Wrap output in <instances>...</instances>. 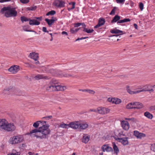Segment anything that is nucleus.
Masks as SVG:
<instances>
[{
	"instance_id": "obj_29",
	"label": "nucleus",
	"mask_w": 155,
	"mask_h": 155,
	"mask_svg": "<svg viewBox=\"0 0 155 155\" xmlns=\"http://www.w3.org/2000/svg\"><path fill=\"white\" fill-rule=\"evenodd\" d=\"M69 5H72V6L71 7L70 6V7H69L68 8V10L69 11H70L71 10L74 9L75 8V3L74 2H71V3H69Z\"/></svg>"
},
{
	"instance_id": "obj_3",
	"label": "nucleus",
	"mask_w": 155,
	"mask_h": 155,
	"mask_svg": "<svg viewBox=\"0 0 155 155\" xmlns=\"http://www.w3.org/2000/svg\"><path fill=\"white\" fill-rule=\"evenodd\" d=\"M0 12L7 18L15 17L17 14L15 8L9 6L4 7L1 10Z\"/></svg>"
},
{
	"instance_id": "obj_28",
	"label": "nucleus",
	"mask_w": 155,
	"mask_h": 155,
	"mask_svg": "<svg viewBox=\"0 0 155 155\" xmlns=\"http://www.w3.org/2000/svg\"><path fill=\"white\" fill-rule=\"evenodd\" d=\"M9 90L10 92H13V94H15L18 95H21V94L19 93V92L16 89L14 88H13L12 89H9Z\"/></svg>"
},
{
	"instance_id": "obj_42",
	"label": "nucleus",
	"mask_w": 155,
	"mask_h": 155,
	"mask_svg": "<svg viewBox=\"0 0 155 155\" xmlns=\"http://www.w3.org/2000/svg\"><path fill=\"white\" fill-rule=\"evenodd\" d=\"M20 2L23 4H27L28 3L29 1V0H20Z\"/></svg>"
},
{
	"instance_id": "obj_64",
	"label": "nucleus",
	"mask_w": 155,
	"mask_h": 155,
	"mask_svg": "<svg viewBox=\"0 0 155 155\" xmlns=\"http://www.w3.org/2000/svg\"><path fill=\"white\" fill-rule=\"evenodd\" d=\"M28 154L29 155H33L34 154V153L29 152L28 153Z\"/></svg>"
},
{
	"instance_id": "obj_27",
	"label": "nucleus",
	"mask_w": 155,
	"mask_h": 155,
	"mask_svg": "<svg viewBox=\"0 0 155 155\" xmlns=\"http://www.w3.org/2000/svg\"><path fill=\"white\" fill-rule=\"evenodd\" d=\"M120 17L118 15H116L113 18V19L111 21V23L116 22L117 21H118L120 19Z\"/></svg>"
},
{
	"instance_id": "obj_60",
	"label": "nucleus",
	"mask_w": 155,
	"mask_h": 155,
	"mask_svg": "<svg viewBox=\"0 0 155 155\" xmlns=\"http://www.w3.org/2000/svg\"><path fill=\"white\" fill-rule=\"evenodd\" d=\"M54 70L53 69H51L49 70V72L53 73L54 72Z\"/></svg>"
},
{
	"instance_id": "obj_11",
	"label": "nucleus",
	"mask_w": 155,
	"mask_h": 155,
	"mask_svg": "<svg viewBox=\"0 0 155 155\" xmlns=\"http://www.w3.org/2000/svg\"><path fill=\"white\" fill-rule=\"evenodd\" d=\"M79 122L77 121L72 122L69 124V127H70L74 129H78Z\"/></svg>"
},
{
	"instance_id": "obj_5",
	"label": "nucleus",
	"mask_w": 155,
	"mask_h": 155,
	"mask_svg": "<svg viewBox=\"0 0 155 155\" xmlns=\"http://www.w3.org/2000/svg\"><path fill=\"white\" fill-rule=\"evenodd\" d=\"M23 140V136L22 135H18L11 137L9 140V142L12 144H15L22 142Z\"/></svg>"
},
{
	"instance_id": "obj_51",
	"label": "nucleus",
	"mask_w": 155,
	"mask_h": 155,
	"mask_svg": "<svg viewBox=\"0 0 155 155\" xmlns=\"http://www.w3.org/2000/svg\"><path fill=\"white\" fill-rule=\"evenodd\" d=\"M88 93L92 94H95V92L93 90L89 89Z\"/></svg>"
},
{
	"instance_id": "obj_20",
	"label": "nucleus",
	"mask_w": 155,
	"mask_h": 155,
	"mask_svg": "<svg viewBox=\"0 0 155 155\" xmlns=\"http://www.w3.org/2000/svg\"><path fill=\"white\" fill-rule=\"evenodd\" d=\"M115 139L118 141L120 142L124 145H126V138H117L114 137Z\"/></svg>"
},
{
	"instance_id": "obj_34",
	"label": "nucleus",
	"mask_w": 155,
	"mask_h": 155,
	"mask_svg": "<svg viewBox=\"0 0 155 155\" xmlns=\"http://www.w3.org/2000/svg\"><path fill=\"white\" fill-rule=\"evenodd\" d=\"M59 127L63 128H68L69 127V124H66L64 123L61 124L59 126Z\"/></svg>"
},
{
	"instance_id": "obj_53",
	"label": "nucleus",
	"mask_w": 155,
	"mask_h": 155,
	"mask_svg": "<svg viewBox=\"0 0 155 155\" xmlns=\"http://www.w3.org/2000/svg\"><path fill=\"white\" fill-rule=\"evenodd\" d=\"M42 30L43 32L48 33V31L47 30L46 28L45 27H43Z\"/></svg>"
},
{
	"instance_id": "obj_26",
	"label": "nucleus",
	"mask_w": 155,
	"mask_h": 155,
	"mask_svg": "<svg viewBox=\"0 0 155 155\" xmlns=\"http://www.w3.org/2000/svg\"><path fill=\"white\" fill-rule=\"evenodd\" d=\"M149 86V85L147 84L146 85L143 86V87L145 88V89H143L142 90H141V92L146 91L153 92L154 90L153 89H146L148 88Z\"/></svg>"
},
{
	"instance_id": "obj_61",
	"label": "nucleus",
	"mask_w": 155,
	"mask_h": 155,
	"mask_svg": "<svg viewBox=\"0 0 155 155\" xmlns=\"http://www.w3.org/2000/svg\"><path fill=\"white\" fill-rule=\"evenodd\" d=\"M29 67L31 68H35V66L32 65V64H29Z\"/></svg>"
},
{
	"instance_id": "obj_31",
	"label": "nucleus",
	"mask_w": 155,
	"mask_h": 155,
	"mask_svg": "<svg viewBox=\"0 0 155 155\" xmlns=\"http://www.w3.org/2000/svg\"><path fill=\"white\" fill-rule=\"evenodd\" d=\"M113 103L115 104H119L121 102V100L119 99L116 98H114Z\"/></svg>"
},
{
	"instance_id": "obj_33",
	"label": "nucleus",
	"mask_w": 155,
	"mask_h": 155,
	"mask_svg": "<svg viewBox=\"0 0 155 155\" xmlns=\"http://www.w3.org/2000/svg\"><path fill=\"white\" fill-rule=\"evenodd\" d=\"M60 76L61 77H74V76H73L71 74H63L61 73V74H60Z\"/></svg>"
},
{
	"instance_id": "obj_32",
	"label": "nucleus",
	"mask_w": 155,
	"mask_h": 155,
	"mask_svg": "<svg viewBox=\"0 0 155 155\" xmlns=\"http://www.w3.org/2000/svg\"><path fill=\"white\" fill-rule=\"evenodd\" d=\"M121 125L123 128L125 130H126V121L124 120H122L121 121Z\"/></svg>"
},
{
	"instance_id": "obj_24",
	"label": "nucleus",
	"mask_w": 155,
	"mask_h": 155,
	"mask_svg": "<svg viewBox=\"0 0 155 155\" xmlns=\"http://www.w3.org/2000/svg\"><path fill=\"white\" fill-rule=\"evenodd\" d=\"M20 152H18L15 150L13 149L11 152L8 153L7 155H20Z\"/></svg>"
},
{
	"instance_id": "obj_52",
	"label": "nucleus",
	"mask_w": 155,
	"mask_h": 155,
	"mask_svg": "<svg viewBox=\"0 0 155 155\" xmlns=\"http://www.w3.org/2000/svg\"><path fill=\"white\" fill-rule=\"evenodd\" d=\"M81 25H82V28H83V29H84L85 28H86V25L85 24V23L84 22L81 23Z\"/></svg>"
},
{
	"instance_id": "obj_58",
	"label": "nucleus",
	"mask_w": 155,
	"mask_h": 155,
	"mask_svg": "<svg viewBox=\"0 0 155 155\" xmlns=\"http://www.w3.org/2000/svg\"><path fill=\"white\" fill-rule=\"evenodd\" d=\"M11 0H0V2L2 3L4 2H8Z\"/></svg>"
},
{
	"instance_id": "obj_22",
	"label": "nucleus",
	"mask_w": 155,
	"mask_h": 155,
	"mask_svg": "<svg viewBox=\"0 0 155 155\" xmlns=\"http://www.w3.org/2000/svg\"><path fill=\"white\" fill-rule=\"evenodd\" d=\"M143 107L142 104L137 102H134V108L140 109L142 108Z\"/></svg>"
},
{
	"instance_id": "obj_23",
	"label": "nucleus",
	"mask_w": 155,
	"mask_h": 155,
	"mask_svg": "<svg viewBox=\"0 0 155 155\" xmlns=\"http://www.w3.org/2000/svg\"><path fill=\"white\" fill-rule=\"evenodd\" d=\"M112 146L115 153L116 155H117L118 153L119 152V150L114 142L112 143Z\"/></svg>"
},
{
	"instance_id": "obj_56",
	"label": "nucleus",
	"mask_w": 155,
	"mask_h": 155,
	"mask_svg": "<svg viewBox=\"0 0 155 155\" xmlns=\"http://www.w3.org/2000/svg\"><path fill=\"white\" fill-rule=\"evenodd\" d=\"M101 26H102V25H101L100 24V23H98V24H97V25L96 26H95L94 27V28H97Z\"/></svg>"
},
{
	"instance_id": "obj_15",
	"label": "nucleus",
	"mask_w": 155,
	"mask_h": 155,
	"mask_svg": "<svg viewBox=\"0 0 155 155\" xmlns=\"http://www.w3.org/2000/svg\"><path fill=\"white\" fill-rule=\"evenodd\" d=\"M134 135L137 138H141L142 137H145V135L142 133H139L138 131H134Z\"/></svg>"
},
{
	"instance_id": "obj_44",
	"label": "nucleus",
	"mask_w": 155,
	"mask_h": 155,
	"mask_svg": "<svg viewBox=\"0 0 155 155\" xmlns=\"http://www.w3.org/2000/svg\"><path fill=\"white\" fill-rule=\"evenodd\" d=\"M81 25V23H75L74 24V26L75 28L78 27Z\"/></svg>"
},
{
	"instance_id": "obj_46",
	"label": "nucleus",
	"mask_w": 155,
	"mask_h": 155,
	"mask_svg": "<svg viewBox=\"0 0 155 155\" xmlns=\"http://www.w3.org/2000/svg\"><path fill=\"white\" fill-rule=\"evenodd\" d=\"M115 7H114L113 9H112L111 12L109 14L110 15H114L115 14Z\"/></svg>"
},
{
	"instance_id": "obj_14",
	"label": "nucleus",
	"mask_w": 155,
	"mask_h": 155,
	"mask_svg": "<svg viewBox=\"0 0 155 155\" xmlns=\"http://www.w3.org/2000/svg\"><path fill=\"white\" fill-rule=\"evenodd\" d=\"M38 54L37 53L34 52L30 53L29 57L35 61H37L38 58Z\"/></svg>"
},
{
	"instance_id": "obj_30",
	"label": "nucleus",
	"mask_w": 155,
	"mask_h": 155,
	"mask_svg": "<svg viewBox=\"0 0 155 155\" xmlns=\"http://www.w3.org/2000/svg\"><path fill=\"white\" fill-rule=\"evenodd\" d=\"M127 108L131 109L134 108V102H131L127 105Z\"/></svg>"
},
{
	"instance_id": "obj_48",
	"label": "nucleus",
	"mask_w": 155,
	"mask_h": 155,
	"mask_svg": "<svg viewBox=\"0 0 155 155\" xmlns=\"http://www.w3.org/2000/svg\"><path fill=\"white\" fill-rule=\"evenodd\" d=\"M127 120H128V122H129L130 123L134 122V118H127Z\"/></svg>"
},
{
	"instance_id": "obj_39",
	"label": "nucleus",
	"mask_w": 155,
	"mask_h": 155,
	"mask_svg": "<svg viewBox=\"0 0 155 155\" xmlns=\"http://www.w3.org/2000/svg\"><path fill=\"white\" fill-rule=\"evenodd\" d=\"M58 81L56 80L53 79L50 81V83L51 84L57 85Z\"/></svg>"
},
{
	"instance_id": "obj_16",
	"label": "nucleus",
	"mask_w": 155,
	"mask_h": 155,
	"mask_svg": "<svg viewBox=\"0 0 155 155\" xmlns=\"http://www.w3.org/2000/svg\"><path fill=\"white\" fill-rule=\"evenodd\" d=\"M110 32L112 33L117 34V35H114L113 36H117L123 34V31H122L117 29L111 30Z\"/></svg>"
},
{
	"instance_id": "obj_21",
	"label": "nucleus",
	"mask_w": 155,
	"mask_h": 155,
	"mask_svg": "<svg viewBox=\"0 0 155 155\" xmlns=\"http://www.w3.org/2000/svg\"><path fill=\"white\" fill-rule=\"evenodd\" d=\"M54 84H51L50 83L49 85L46 88L47 91L50 92L54 91Z\"/></svg>"
},
{
	"instance_id": "obj_2",
	"label": "nucleus",
	"mask_w": 155,
	"mask_h": 155,
	"mask_svg": "<svg viewBox=\"0 0 155 155\" xmlns=\"http://www.w3.org/2000/svg\"><path fill=\"white\" fill-rule=\"evenodd\" d=\"M15 129L16 127L13 123H9L4 119H0V130L12 132L15 130Z\"/></svg>"
},
{
	"instance_id": "obj_62",
	"label": "nucleus",
	"mask_w": 155,
	"mask_h": 155,
	"mask_svg": "<svg viewBox=\"0 0 155 155\" xmlns=\"http://www.w3.org/2000/svg\"><path fill=\"white\" fill-rule=\"evenodd\" d=\"M134 28H135L136 29H138V28H137V24L135 23L134 24Z\"/></svg>"
},
{
	"instance_id": "obj_54",
	"label": "nucleus",
	"mask_w": 155,
	"mask_h": 155,
	"mask_svg": "<svg viewBox=\"0 0 155 155\" xmlns=\"http://www.w3.org/2000/svg\"><path fill=\"white\" fill-rule=\"evenodd\" d=\"M89 111L94 112L95 113L97 112V109H90L89 110Z\"/></svg>"
},
{
	"instance_id": "obj_13",
	"label": "nucleus",
	"mask_w": 155,
	"mask_h": 155,
	"mask_svg": "<svg viewBox=\"0 0 155 155\" xmlns=\"http://www.w3.org/2000/svg\"><path fill=\"white\" fill-rule=\"evenodd\" d=\"M54 91H63L66 89V87L65 86L58 85H54Z\"/></svg>"
},
{
	"instance_id": "obj_37",
	"label": "nucleus",
	"mask_w": 155,
	"mask_h": 155,
	"mask_svg": "<svg viewBox=\"0 0 155 155\" xmlns=\"http://www.w3.org/2000/svg\"><path fill=\"white\" fill-rule=\"evenodd\" d=\"M37 8V6H31L30 7H28L27 9L29 11H34Z\"/></svg>"
},
{
	"instance_id": "obj_9",
	"label": "nucleus",
	"mask_w": 155,
	"mask_h": 155,
	"mask_svg": "<svg viewBox=\"0 0 155 155\" xmlns=\"http://www.w3.org/2000/svg\"><path fill=\"white\" fill-rule=\"evenodd\" d=\"M50 78V77L46 76L44 74H38L34 77V78L35 80H38L40 79H49Z\"/></svg>"
},
{
	"instance_id": "obj_1",
	"label": "nucleus",
	"mask_w": 155,
	"mask_h": 155,
	"mask_svg": "<svg viewBox=\"0 0 155 155\" xmlns=\"http://www.w3.org/2000/svg\"><path fill=\"white\" fill-rule=\"evenodd\" d=\"M45 121L38 120L34 122L33 127L35 128L26 134L31 137H35L37 138L43 139L46 138L50 133L49 125L46 124Z\"/></svg>"
},
{
	"instance_id": "obj_41",
	"label": "nucleus",
	"mask_w": 155,
	"mask_h": 155,
	"mask_svg": "<svg viewBox=\"0 0 155 155\" xmlns=\"http://www.w3.org/2000/svg\"><path fill=\"white\" fill-rule=\"evenodd\" d=\"M139 7L141 11L143 9V5L142 2H140L139 3Z\"/></svg>"
},
{
	"instance_id": "obj_38",
	"label": "nucleus",
	"mask_w": 155,
	"mask_h": 155,
	"mask_svg": "<svg viewBox=\"0 0 155 155\" xmlns=\"http://www.w3.org/2000/svg\"><path fill=\"white\" fill-rule=\"evenodd\" d=\"M56 13L55 11L54 10H52L50 11L49 12H48L47 14H46V15L47 16L51 15H53L55 14Z\"/></svg>"
},
{
	"instance_id": "obj_59",
	"label": "nucleus",
	"mask_w": 155,
	"mask_h": 155,
	"mask_svg": "<svg viewBox=\"0 0 155 155\" xmlns=\"http://www.w3.org/2000/svg\"><path fill=\"white\" fill-rule=\"evenodd\" d=\"M61 34H62V35H68V33H67V32H65V31H63L61 32Z\"/></svg>"
},
{
	"instance_id": "obj_40",
	"label": "nucleus",
	"mask_w": 155,
	"mask_h": 155,
	"mask_svg": "<svg viewBox=\"0 0 155 155\" xmlns=\"http://www.w3.org/2000/svg\"><path fill=\"white\" fill-rule=\"evenodd\" d=\"M70 31L71 33L72 34H74L76 33L75 29L74 28H71L70 29Z\"/></svg>"
},
{
	"instance_id": "obj_47",
	"label": "nucleus",
	"mask_w": 155,
	"mask_h": 155,
	"mask_svg": "<svg viewBox=\"0 0 155 155\" xmlns=\"http://www.w3.org/2000/svg\"><path fill=\"white\" fill-rule=\"evenodd\" d=\"M88 38V37H82L81 38H78L75 40V41H78L80 40H82L83 39H86V38Z\"/></svg>"
},
{
	"instance_id": "obj_4",
	"label": "nucleus",
	"mask_w": 155,
	"mask_h": 155,
	"mask_svg": "<svg viewBox=\"0 0 155 155\" xmlns=\"http://www.w3.org/2000/svg\"><path fill=\"white\" fill-rule=\"evenodd\" d=\"M35 18L37 20L31 19L30 18L22 16L21 17V20L22 22L29 21V23L30 25H39L40 24V21L41 20L42 17H35Z\"/></svg>"
},
{
	"instance_id": "obj_6",
	"label": "nucleus",
	"mask_w": 155,
	"mask_h": 155,
	"mask_svg": "<svg viewBox=\"0 0 155 155\" xmlns=\"http://www.w3.org/2000/svg\"><path fill=\"white\" fill-rule=\"evenodd\" d=\"M110 111V109L107 108L99 107L97 108V112L100 114H106L108 113Z\"/></svg>"
},
{
	"instance_id": "obj_7",
	"label": "nucleus",
	"mask_w": 155,
	"mask_h": 155,
	"mask_svg": "<svg viewBox=\"0 0 155 155\" xmlns=\"http://www.w3.org/2000/svg\"><path fill=\"white\" fill-rule=\"evenodd\" d=\"M65 3L63 0H55L53 3V5L57 7H63L64 6Z\"/></svg>"
},
{
	"instance_id": "obj_10",
	"label": "nucleus",
	"mask_w": 155,
	"mask_h": 155,
	"mask_svg": "<svg viewBox=\"0 0 155 155\" xmlns=\"http://www.w3.org/2000/svg\"><path fill=\"white\" fill-rule=\"evenodd\" d=\"M78 125V129H85L88 127V125L86 122H79Z\"/></svg>"
},
{
	"instance_id": "obj_55",
	"label": "nucleus",
	"mask_w": 155,
	"mask_h": 155,
	"mask_svg": "<svg viewBox=\"0 0 155 155\" xmlns=\"http://www.w3.org/2000/svg\"><path fill=\"white\" fill-rule=\"evenodd\" d=\"M113 98H111L110 97V98H108L107 99V101L109 102H111L112 103H113Z\"/></svg>"
},
{
	"instance_id": "obj_19",
	"label": "nucleus",
	"mask_w": 155,
	"mask_h": 155,
	"mask_svg": "<svg viewBox=\"0 0 155 155\" xmlns=\"http://www.w3.org/2000/svg\"><path fill=\"white\" fill-rule=\"evenodd\" d=\"M129 87H130L129 86H127V92L130 94H133L141 92V90L135 91H131L130 89L128 88H129Z\"/></svg>"
},
{
	"instance_id": "obj_25",
	"label": "nucleus",
	"mask_w": 155,
	"mask_h": 155,
	"mask_svg": "<svg viewBox=\"0 0 155 155\" xmlns=\"http://www.w3.org/2000/svg\"><path fill=\"white\" fill-rule=\"evenodd\" d=\"M144 115L145 117L150 119H151L153 117L152 114L148 111H146L144 113Z\"/></svg>"
},
{
	"instance_id": "obj_45",
	"label": "nucleus",
	"mask_w": 155,
	"mask_h": 155,
	"mask_svg": "<svg viewBox=\"0 0 155 155\" xmlns=\"http://www.w3.org/2000/svg\"><path fill=\"white\" fill-rule=\"evenodd\" d=\"M151 149L152 150L155 152V143L151 145Z\"/></svg>"
},
{
	"instance_id": "obj_49",
	"label": "nucleus",
	"mask_w": 155,
	"mask_h": 155,
	"mask_svg": "<svg viewBox=\"0 0 155 155\" xmlns=\"http://www.w3.org/2000/svg\"><path fill=\"white\" fill-rule=\"evenodd\" d=\"M125 0H116V2L118 3H122L124 2Z\"/></svg>"
},
{
	"instance_id": "obj_35",
	"label": "nucleus",
	"mask_w": 155,
	"mask_h": 155,
	"mask_svg": "<svg viewBox=\"0 0 155 155\" xmlns=\"http://www.w3.org/2000/svg\"><path fill=\"white\" fill-rule=\"evenodd\" d=\"M83 31L87 33H90L93 32L94 31V30L93 29H88L87 28H85L84 29H83Z\"/></svg>"
},
{
	"instance_id": "obj_50",
	"label": "nucleus",
	"mask_w": 155,
	"mask_h": 155,
	"mask_svg": "<svg viewBox=\"0 0 155 155\" xmlns=\"http://www.w3.org/2000/svg\"><path fill=\"white\" fill-rule=\"evenodd\" d=\"M52 117V116H46L45 117H43V118H45L47 120H48L50 119H51Z\"/></svg>"
},
{
	"instance_id": "obj_57",
	"label": "nucleus",
	"mask_w": 155,
	"mask_h": 155,
	"mask_svg": "<svg viewBox=\"0 0 155 155\" xmlns=\"http://www.w3.org/2000/svg\"><path fill=\"white\" fill-rule=\"evenodd\" d=\"M23 29L24 31H29V32H34V31L33 30H26V29L25 28V27L24 26L23 27Z\"/></svg>"
},
{
	"instance_id": "obj_12",
	"label": "nucleus",
	"mask_w": 155,
	"mask_h": 155,
	"mask_svg": "<svg viewBox=\"0 0 155 155\" xmlns=\"http://www.w3.org/2000/svg\"><path fill=\"white\" fill-rule=\"evenodd\" d=\"M101 149L103 151L110 152L113 149L111 147L109 146L108 145H104L101 147Z\"/></svg>"
},
{
	"instance_id": "obj_36",
	"label": "nucleus",
	"mask_w": 155,
	"mask_h": 155,
	"mask_svg": "<svg viewBox=\"0 0 155 155\" xmlns=\"http://www.w3.org/2000/svg\"><path fill=\"white\" fill-rule=\"evenodd\" d=\"M105 22V20L104 18H101L99 19L98 22L101 25H103Z\"/></svg>"
},
{
	"instance_id": "obj_18",
	"label": "nucleus",
	"mask_w": 155,
	"mask_h": 155,
	"mask_svg": "<svg viewBox=\"0 0 155 155\" xmlns=\"http://www.w3.org/2000/svg\"><path fill=\"white\" fill-rule=\"evenodd\" d=\"M57 19L56 18H54L53 17H52V19H49L48 18H46L45 21L47 23L48 25L50 26L55 21L57 20Z\"/></svg>"
},
{
	"instance_id": "obj_17",
	"label": "nucleus",
	"mask_w": 155,
	"mask_h": 155,
	"mask_svg": "<svg viewBox=\"0 0 155 155\" xmlns=\"http://www.w3.org/2000/svg\"><path fill=\"white\" fill-rule=\"evenodd\" d=\"M90 138V136L87 134H83V137L82 138V142L86 143L89 140Z\"/></svg>"
},
{
	"instance_id": "obj_63",
	"label": "nucleus",
	"mask_w": 155,
	"mask_h": 155,
	"mask_svg": "<svg viewBox=\"0 0 155 155\" xmlns=\"http://www.w3.org/2000/svg\"><path fill=\"white\" fill-rule=\"evenodd\" d=\"M126 124H127V128H128L127 129L128 130L130 127V125H129V122L128 121H127Z\"/></svg>"
},
{
	"instance_id": "obj_8",
	"label": "nucleus",
	"mask_w": 155,
	"mask_h": 155,
	"mask_svg": "<svg viewBox=\"0 0 155 155\" xmlns=\"http://www.w3.org/2000/svg\"><path fill=\"white\" fill-rule=\"evenodd\" d=\"M19 67L16 65H13L11 66L8 69V71L12 74H15L17 73L19 70Z\"/></svg>"
},
{
	"instance_id": "obj_43",
	"label": "nucleus",
	"mask_w": 155,
	"mask_h": 155,
	"mask_svg": "<svg viewBox=\"0 0 155 155\" xmlns=\"http://www.w3.org/2000/svg\"><path fill=\"white\" fill-rule=\"evenodd\" d=\"M125 22H126V18H125L123 20H119L118 21H117V23H121Z\"/></svg>"
}]
</instances>
